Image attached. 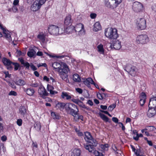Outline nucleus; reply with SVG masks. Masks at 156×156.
Returning a JSON list of instances; mask_svg holds the SVG:
<instances>
[{
    "label": "nucleus",
    "instance_id": "nucleus-55",
    "mask_svg": "<svg viewBox=\"0 0 156 156\" xmlns=\"http://www.w3.org/2000/svg\"><path fill=\"white\" fill-rule=\"evenodd\" d=\"M146 101V99L144 100L143 99L140 98V105L142 106H143L144 105Z\"/></svg>",
    "mask_w": 156,
    "mask_h": 156
},
{
    "label": "nucleus",
    "instance_id": "nucleus-42",
    "mask_svg": "<svg viewBox=\"0 0 156 156\" xmlns=\"http://www.w3.org/2000/svg\"><path fill=\"white\" fill-rule=\"evenodd\" d=\"M116 107V104H113L110 105L108 108V110L110 111H112Z\"/></svg>",
    "mask_w": 156,
    "mask_h": 156
},
{
    "label": "nucleus",
    "instance_id": "nucleus-5",
    "mask_svg": "<svg viewBox=\"0 0 156 156\" xmlns=\"http://www.w3.org/2000/svg\"><path fill=\"white\" fill-rule=\"evenodd\" d=\"M136 25L138 30H144L147 27L146 21L144 18H138L136 20Z\"/></svg>",
    "mask_w": 156,
    "mask_h": 156
},
{
    "label": "nucleus",
    "instance_id": "nucleus-27",
    "mask_svg": "<svg viewBox=\"0 0 156 156\" xmlns=\"http://www.w3.org/2000/svg\"><path fill=\"white\" fill-rule=\"evenodd\" d=\"M101 29V27L100 23L97 22L94 25L93 30L94 31H98Z\"/></svg>",
    "mask_w": 156,
    "mask_h": 156
},
{
    "label": "nucleus",
    "instance_id": "nucleus-49",
    "mask_svg": "<svg viewBox=\"0 0 156 156\" xmlns=\"http://www.w3.org/2000/svg\"><path fill=\"white\" fill-rule=\"evenodd\" d=\"M4 73L5 75V78H6L8 77L10 78L11 77V74H9V73L8 71H5L4 72Z\"/></svg>",
    "mask_w": 156,
    "mask_h": 156
},
{
    "label": "nucleus",
    "instance_id": "nucleus-63",
    "mask_svg": "<svg viewBox=\"0 0 156 156\" xmlns=\"http://www.w3.org/2000/svg\"><path fill=\"white\" fill-rule=\"evenodd\" d=\"M112 149L114 150V151H116L118 150L117 147L116 146L115 144H113L112 145Z\"/></svg>",
    "mask_w": 156,
    "mask_h": 156
},
{
    "label": "nucleus",
    "instance_id": "nucleus-14",
    "mask_svg": "<svg viewBox=\"0 0 156 156\" xmlns=\"http://www.w3.org/2000/svg\"><path fill=\"white\" fill-rule=\"evenodd\" d=\"M2 62L4 65L7 67L8 69H11L12 68L11 65L12 64L13 62H12L10 59H7L5 57L2 58Z\"/></svg>",
    "mask_w": 156,
    "mask_h": 156
},
{
    "label": "nucleus",
    "instance_id": "nucleus-40",
    "mask_svg": "<svg viewBox=\"0 0 156 156\" xmlns=\"http://www.w3.org/2000/svg\"><path fill=\"white\" fill-rule=\"evenodd\" d=\"M34 127L37 131H40L41 129V125L40 123H35L34 125Z\"/></svg>",
    "mask_w": 156,
    "mask_h": 156
},
{
    "label": "nucleus",
    "instance_id": "nucleus-48",
    "mask_svg": "<svg viewBox=\"0 0 156 156\" xmlns=\"http://www.w3.org/2000/svg\"><path fill=\"white\" fill-rule=\"evenodd\" d=\"M75 131L79 136H81L83 135V133L82 132H80V130H78L77 128L75 129Z\"/></svg>",
    "mask_w": 156,
    "mask_h": 156
},
{
    "label": "nucleus",
    "instance_id": "nucleus-9",
    "mask_svg": "<svg viewBox=\"0 0 156 156\" xmlns=\"http://www.w3.org/2000/svg\"><path fill=\"white\" fill-rule=\"evenodd\" d=\"M48 30L50 34L54 35H57L58 34H61L63 33L60 32L58 27L55 25H50L48 28Z\"/></svg>",
    "mask_w": 156,
    "mask_h": 156
},
{
    "label": "nucleus",
    "instance_id": "nucleus-19",
    "mask_svg": "<svg viewBox=\"0 0 156 156\" xmlns=\"http://www.w3.org/2000/svg\"><path fill=\"white\" fill-rule=\"evenodd\" d=\"M149 109L147 112V116L149 118L152 117L156 115V108L149 106Z\"/></svg>",
    "mask_w": 156,
    "mask_h": 156
},
{
    "label": "nucleus",
    "instance_id": "nucleus-59",
    "mask_svg": "<svg viewBox=\"0 0 156 156\" xmlns=\"http://www.w3.org/2000/svg\"><path fill=\"white\" fill-rule=\"evenodd\" d=\"M93 151H94V154L95 155V156H98L100 155L101 153L100 152H99L95 150V149H94ZM93 152V151L92 152Z\"/></svg>",
    "mask_w": 156,
    "mask_h": 156
},
{
    "label": "nucleus",
    "instance_id": "nucleus-38",
    "mask_svg": "<svg viewBox=\"0 0 156 156\" xmlns=\"http://www.w3.org/2000/svg\"><path fill=\"white\" fill-rule=\"evenodd\" d=\"M12 64L14 66V70L15 71L18 70L20 66V64L17 62H13Z\"/></svg>",
    "mask_w": 156,
    "mask_h": 156
},
{
    "label": "nucleus",
    "instance_id": "nucleus-12",
    "mask_svg": "<svg viewBox=\"0 0 156 156\" xmlns=\"http://www.w3.org/2000/svg\"><path fill=\"white\" fill-rule=\"evenodd\" d=\"M111 43L110 47L115 50H119L121 48V42L119 40L114 39Z\"/></svg>",
    "mask_w": 156,
    "mask_h": 156
},
{
    "label": "nucleus",
    "instance_id": "nucleus-15",
    "mask_svg": "<svg viewBox=\"0 0 156 156\" xmlns=\"http://www.w3.org/2000/svg\"><path fill=\"white\" fill-rule=\"evenodd\" d=\"M38 93L43 98L48 96V93L47 92L45 88L43 86L40 87L38 90Z\"/></svg>",
    "mask_w": 156,
    "mask_h": 156
},
{
    "label": "nucleus",
    "instance_id": "nucleus-35",
    "mask_svg": "<svg viewBox=\"0 0 156 156\" xmlns=\"http://www.w3.org/2000/svg\"><path fill=\"white\" fill-rule=\"evenodd\" d=\"M81 151L79 149H75L73 151V156H80Z\"/></svg>",
    "mask_w": 156,
    "mask_h": 156
},
{
    "label": "nucleus",
    "instance_id": "nucleus-56",
    "mask_svg": "<svg viewBox=\"0 0 156 156\" xmlns=\"http://www.w3.org/2000/svg\"><path fill=\"white\" fill-rule=\"evenodd\" d=\"M76 90L80 94H81L83 93V90L81 88H76Z\"/></svg>",
    "mask_w": 156,
    "mask_h": 156
},
{
    "label": "nucleus",
    "instance_id": "nucleus-64",
    "mask_svg": "<svg viewBox=\"0 0 156 156\" xmlns=\"http://www.w3.org/2000/svg\"><path fill=\"white\" fill-rule=\"evenodd\" d=\"M133 139H134L136 141H138L139 140V136H138V133H137L136 135V136H133Z\"/></svg>",
    "mask_w": 156,
    "mask_h": 156
},
{
    "label": "nucleus",
    "instance_id": "nucleus-18",
    "mask_svg": "<svg viewBox=\"0 0 156 156\" xmlns=\"http://www.w3.org/2000/svg\"><path fill=\"white\" fill-rule=\"evenodd\" d=\"M18 60L22 65V67H25V69L27 70L30 69V64L28 62L24 61L23 58L22 57L19 58Z\"/></svg>",
    "mask_w": 156,
    "mask_h": 156
},
{
    "label": "nucleus",
    "instance_id": "nucleus-25",
    "mask_svg": "<svg viewBox=\"0 0 156 156\" xmlns=\"http://www.w3.org/2000/svg\"><path fill=\"white\" fill-rule=\"evenodd\" d=\"M47 89V90L49 91L50 93L51 94H54L58 93L57 91L53 90L54 88L53 86L51 85L48 84Z\"/></svg>",
    "mask_w": 156,
    "mask_h": 156
},
{
    "label": "nucleus",
    "instance_id": "nucleus-30",
    "mask_svg": "<svg viewBox=\"0 0 156 156\" xmlns=\"http://www.w3.org/2000/svg\"><path fill=\"white\" fill-rule=\"evenodd\" d=\"M73 79L76 82H79L81 81L80 77L77 74H74L73 75Z\"/></svg>",
    "mask_w": 156,
    "mask_h": 156
},
{
    "label": "nucleus",
    "instance_id": "nucleus-29",
    "mask_svg": "<svg viewBox=\"0 0 156 156\" xmlns=\"http://www.w3.org/2000/svg\"><path fill=\"white\" fill-rule=\"evenodd\" d=\"M14 82L16 85L20 86L24 85L26 84V82L23 80L22 79L16 80Z\"/></svg>",
    "mask_w": 156,
    "mask_h": 156
},
{
    "label": "nucleus",
    "instance_id": "nucleus-46",
    "mask_svg": "<svg viewBox=\"0 0 156 156\" xmlns=\"http://www.w3.org/2000/svg\"><path fill=\"white\" fill-rule=\"evenodd\" d=\"M140 98L143 99L144 100L146 99V95L145 93L144 92H142L140 94Z\"/></svg>",
    "mask_w": 156,
    "mask_h": 156
},
{
    "label": "nucleus",
    "instance_id": "nucleus-61",
    "mask_svg": "<svg viewBox=\"0 0 156 156\" xmlns=\"http://www.w3.org/2000/svg\"><path fill=\"white\" fill-rule=\"evenodd\" d=\"M1 139L3 141H5L7 140V137L6 136L3 135L1 137Z\"/></svg>",
    "mask_w": 156,
    "mask_h": 156
},
{
    "label": "nucleus",
    "instance_id": "nucleus-24",
    "mask_svg": "<svg viewBox=\"0 0 156 156\" xmlns=\"http://www.w3.org/2000/svg\"><path fill=\"white\" fill-rule=\"evenodd\" d=\"M41 6L35 1L31 7V10L33 11H36L39 9Z\"/></svg>",
    "mask_w": 156,
    "mask_h": 156
},
{
    "label": "nucleus",
    "instance_id": "nucleus-53",
    "mask_svg": "<svg viewBox=\"0 0 156 156\" xmlns=\"http://www.w3.org/2000/svg\"><path fill=\"white\" fill-rule=\"evenodd\" d=\"M118 123L119 127H121L122 130L124 131L125 129V128L123 124L121 122H119Z\"/></svg>",
    "mask_w": 156,
    "mask_h": 156
},
{
    "label": "nucleus",
    "instance_id": "nucleus-47",
    "mask_svg": "<svg viewBox=\"0 0 156 156\" xmlns=\"http://www.w3.org/2000/svg\"><path fill=\"white\" fill-rule=\"evenodd\" d=\"M8 83L9 85L13 89H16V87L13 83L8 81Z\"/></svg>",
    "mask_w": 156,
    "mask_h": 156
},
{
    "label": "nucleus",
    "instance_id": "nucleus-22",
    "mask_svg": "<svg viewBox=\"0 0 156 156\" xmlns=\"http://www.w3.org/2000/svg\"><path fill=\"white\" fill-rule=\"evenodd\" d=\"M83 83L87 87H90V83L92 84L94 83V81L90 77L85 79L83 81Z\"/></svg>",
    "mask_w": 156,
    "mask_h": 156
},
{
    "label": "nucleus",
    "instance_id": "nucleus-1",
    "mask_svg": "<svg viewBox=\"0 0 156 156\" xmlns=\"http://www.w3.org/2000/svg\"><path fill=\"white\" fill-rule=\"evenodd\" d=\"M52 66L54 69H56L58 72L59 75L62 80L66 82H69L67 74L69 69L66 63H64L62 65L58 62H55L53 63Z\"/></svg>",
    "mask_w": 156,
    "mask_h": 156
},
{
    "label": "nucleus",
    "instance_id": "nucleus-10",
    "mask_svg": "<svg viewBox=\"0 0 156 156\" xmlns=\"http://www.w3.org/2000/svg\"><path fill=\"white\" fill-rule=\"evenodd\" d=\"M112 0L114 1V0ZM114 1H115L114 5L115 8L117 7L122 2V0H114ZM105 5L108 8H113V6L111 4L110 2H109V0H105Z\"/></svg>",
    "mask_w": 156,
    "mask_h": 156
},
{
    "label": "nucleus",
    "instance_id": "nucleus-4",
    "mask_svg": "<svg viewBox=\"0 0 156 156\" xmlns=\"http://www.w3.org/2000/svg\"><path fill=\"white\" fill-rule=\"evenodd\" d=\"M66 107V111L68 114L74 117L79 114V109L77 105L71 103H68Z\"/></svg>",
    "mask_w": 156,
    "mask_h": 156
},
{
    "label": "nucleus",
    "instance_id": "nucleus-21",
    "mask_svg": "<svg viewBox=\"0 0 156 156\" xmlns=\"http://www.w3.org/2000/svg\"><path fill=\"white\" fill-rule=\"evenodd\" d=\"M72 20L71 19V16L70 15L67 16L64 20V23L65 26H71Z\"/></svg>",
    "mask_w": 156,
    "mask_h": 156
},
{
    "label": "nucleus",
    "instance_id": "nucleus-3",
    "mask_svg": "<svg viewBox=\"0 0 156 156\" xmlns=\"http://www.w3.org/2000/svg\"><path fill=\"white\" fill-rule=\"evenodd\" d=\"M116 28H108L105 30V34L106 37L111 39H116L119 36Z\"/></svg>",
    "mask_w": 156,
    "mask_h": 156
},
{
    "label": "nucleus",
    "instance_id": "nucleus-39",
    "mask_svg": "<svg viewBox=\"0 0 156 156\" xmlns=\"http://www.w3.org/2000/svg\"><path fill=\"white\" fill-rule=\"evenodd\" d=\"M37 37L41 40L44 41L45 40V36L43 34H39L37 35Z\"/></svg>",
    "mask_w": 156,
    "mask_h": 156
},
{
    "label": "nucleus",
    "instance_id": "nucleus-6",
    "mask_svg": "<svg viewBox=\"0 0 156 156\" xmlns=\"http://www.w3.org/2000/svg\"><path fill=\"white\" fill-rule=\"evenodd\" d=\"M149 38L146 34H141L137 36L136 42L139 44H147L149 41Z\"/></svg>",
    "mask_w": 156,
    "mask_h": 156
},
{
    "label": "nucleus",
    "instance_id": "nucleus-16",
    "mask_svg": "<svg viewBox=\"0 0 156 156\" xmlns=\"http://www.w3.org/2000/svg\"><path fill=\"white\" fill-rule=\"evenodd\" d=\"M68 103H65L63 102H58L56 104L55 107L57 109H59L60 111H62L65 109V111L66 110L67 105H68Z\"/></svg>",
    "mask_w": 156,
    "mask_h": 156
},
{
    "label": "nucleus",
    "instance_id": "nucleus-17",
    "mask_svg": "<svg viewBox=\"0 0 156 156\" xmlns=\"http://www.w3.org/2000/svg\"><path fill=\"white\" fill-rule=\"evenodd\" d=\"M0 28L3 30L4 37L8 40H10L11 38L10 34L9 33L8 31L4 27L3 25L0 23Z\"/></svg>",
    "mask_w": 156,
    "mask_h": 156
},
{
    "label": "nucleus",
    "instance_id": "nucleus-62",
    "mask_svg": "<svg viewBox=\"0 0 156 156\" xmlns=\"http://www.w3.org/2000/svg\"><path fill=\"white\" fill-rule=\"evenodd\" d=\"M87 104H89L90 106H92L93 105V101L90 100H89L87 101Z\"/></svg>",
    "mask_w": 156,
    "mask_h": 156
},
{
    "label": "nucleus",
    "instance_id": "nucleus-8",
    "mask_svg": "<svg viewBox=\"0 0 156 156\" xmlns=\"http://www.w3.org/2000/svg\"><path fill=\"white\" fill-rule=\"evenodd\" d=\"M73 29H74V31L79 35H82L84 34L85 30L84 29V25L83 24L81 23L77 24L75 27L73 26Z\"/></svg>",
    "mask_w": 156,
    "mask_h": 156
},
{
    "label": "nucleus",
    "instance_id": "nucleus-43",
    "mask_svg": "<svg viewBox=\"0 0 156 156\" xmlns=\"http://www.w3.org/2000/svg\"><path fill=\"white\" fill-rule=\"evenodd\" d=\"M148 130L147 128H145L142 129L141 130V132L142 133H144L147 136H150V134L148 131H147Z\"/></svg>",
    "mask_w": 156,
    "mask_h": 156
},
{
    "label": "nucleus",
    "instance_id": "nucleus-37",
    "mask_svg": "<svg viewBox=\"0 0 156 156\" xmlns=\"http://www.w3.org/2000/svg\"><path fill=\"white\" fill-rule=\"evenodd\" d=\"M29 85L31 87L35 88L38 87L39 86V83L36 81L34 83L33 82L30 83Z\"/></svg>",
    "mask_w": 156,
    "mask_h": 156
},
{
    "label": "nucleus",
    "instance_id": "nucleus-7",
    "mask_svg": "<svg viewBox=\"0 0 156 156\" xmlns=\"http://www.w3.org/2000/svg\"><path fill=\"white\" fill-rule=\"evenodd\" d=\"M125 70L132 76H134L136 73L137 69L135 66L131 64H127Z\"/></svg>",
    "mask_w": 156,
    "mask_h": 156
},
{
    "label": "nucleus",
    "instance_id": "nucleus-52",
    "mask_svg": "<svg viewBox=\"0 0 156 156\" xmlns=\"http://www.w3.org/2000/svg\"><path fill=\"white\" fill-rule=\"evenodd\" d=\"M30 67L31 69L34 71H35L37 69V67L32 63L30 64Z\"/></svg>",
    "mask_w": 156,
    "mask_h": 156
},
{
    "label": "nucleus",
    "instance_id": "nucleus-23",
    "mask_svg": "<svg viewBox=\"0 0 156 156\" xmlns=\"http://www.w3.org/2000/svg\"><path fill=\"white\" fill-rule=\"evenodd\" d=\"M19 111L20 114L24 117L27 113V109L26 107L21 105L19 108Z\"/></svg>",
    "mask_w": 156,
    "mask_h": 156
},
{
    "label": "nucleus",
    "instance_id": "nucleus-60",
    "mask_svg": "<svg viewBox=\"0 0 156 156\" xmlns=\"http://www.w3.org/2000/svg\"><path fill=\"white\" fill-rule=\"evenodd\" d=\"M96 14L95 13H91L90 15V17L92 19L95 18L96 17Z\"/></svg>",
    "mask_w": 156,
    "mask_h": 156
},
{
    "label": "nucleus",
    "instance_id": "nucleus-13",
    "mask_svg": "<svg viewBox=\"0 0 156 156\" xmlns=\"http://www.w3.org/2000/svg\"><path fill=\"white\" fill-rule=\"evenodd\" d=\"M71 101L73 102L78 104L80 107L85 108L87 111H90L91 110V108L89 107L86 106L83 104V102L79 99L72 98L71 99Z\"/></svg>",
    "mask_w": 156,
    "mask_h": 156
},
{
    "label": "nucleus",
    "instance_id": "nucleus-33",
    "mask_svg": "<svg viewBox=\"0 0 156 156\" xmlns=\"http://www.w3.org/2000/svg\"><path fill=\"white\" fill-rule=\"evenodd\" d=\"M51 116L54 119H58L60 117L59 114L54 112H51Z\"/></svg>",
    "mask_w": 156,
    "mask_h": 156
},
{
    "label": "nucleus",
    "instance_id": "nucleus-34",
    "mask_svg": "<svg viewBox=\"0 0 156 156\" xmlns=\"http://www.w3.org/2000/svg\"><path fill=\"white\" fill-rule=\"evenodd\" d=\"M99 115L101 118L104 121H105L106 122H108L109 118L106 116L105 115L100 113L99 114Z\"/></svg>",
    "mask_w": 156,
    "mask_h": 156
},
{
    "label": "nucleus",
    "instance_id": "nucleus-32",
    "mask_svg": "<svg viewBox=\"0 0 156 156\" xmlns=\"http://www.w3.org/2000/svg\"><path fill=\"white\" fill-rule=\"evenodd\" d=\"M61 97L62 98H66L67 100L70 99L72 98L71 96L69 95L67 93L64 92H62Z\"/></svg>",
    "mask_w": 156,
    "mask_h": 156
},
{
    "label": "nucleus",
    "instance_id": "nucleus-11",
    "mask_svg": "<svg viewBox=\"0 0 156 156\" xmlns=\"http://www.w3.org/2000/svg\"><path fill=\"white\" fill-rule=\"evenodd\" d=\"M144 8L143 5L138 2H135L133 5V11L136 12L142 11Z\"/></svg>",
    "mask_w": 156,
    "mask_h": 156
},
{
    "label": "nucleus",
    "instance_id": "nucleus-20",
    "mask_svg": "<svg viewBox=\"0 0 156 156\" xmlns=\"http://www.w3.org/2000/svg\"><path fill=\"white\" fill-rule=\"evenodd\" d=\"M148 106L151 107L156 108V96L153 95L150 98Z\"/></svg>",
    "mask_w": 156,
    "mask_h": 156
},
{
    "label": "nucleus",
    "instance_id": "nucleus-50",
    "mask_svg": "<svg viewBox=\"0 0 156 156\" xmlns=\"http://www.w3.org/2000/svg\"><path fill=\"white\" fill-rule=\"evenodd\" d=\"M22 120L21 119H19L17 120L16 123L17 125L19 126H20L22 124Z\"/></svg>",
    "mask_w": 156,
    "mask_h": 156
},
{
    "label": "nucleus",
    "instance_id": "nucleus-41",
    "mask_svg": "<svg viewBox=\"0 0 156 156\" xmlns=\"http://www.w3.org/2000/svg\"><path fill=\"white\" fill-rule=\"evenodd\" d=\"M46 0H36L35 1L39 4L40 6L44 4Z\"/></svg>",
    "mask_w": 156,
    "mask_h": 156
},
{
    "label": "nucleus",
    "instance_id": "nucleus-28",
    "mask_svg": "<svg viewBox=\"0 0 156 156\" xmlns=\"http://www.w3.org/2000/svg\"><path fill=\"white\" fill-rule=\"evenodd\" d=\"M73 26H68L66 28H64V32L67 34L71 33L74 32V29H73Z\"/></svg>",
    "mask_w": 156,
    "mask_h": 156
},
{
    "label": "nucleus",
    "instance_id": "nucleus-57",
    "mask_svg": "<svg viewBox=\"0 0 156 156\" xmlns=\"http://www.w3.org/2000/svg\"><path fill=\"white\" fill-rule=\"evenodd\" d=\"M37 66L38 67H40L41 66H43L44 67H47V65L45 63H39L37 65Z\"/></svg>",
    "mask_w": 156,
    "mask_h": 156
},
{
    "label": "nucleus",
    "instance_id": "nucleus-45",
    "mask_svg": "<svg viewBox=\"0 0 156 156\" xmlns=\"http://www.w3.org/2000/svg\"><path fill=\"white\" fill-rule=\"evenodd\" d=\"M105 94L104 93H101L99 92L97 93V94L98 98L100 100H102L103 99V95Z\"/></svg>",
    "mask_w": 156,
    "mask_h": 156
},
{
    "label": "nucleus",
    "instance_id": "nucleus-26",
    "mask_svg": "<svg viewBox=\"0 0 156 156\" xmlns=\"http://www.w3.org/2000/svg\"><path fill=\"white\" fill-rule=\"evenodd\" d=\"M24 91L25 92L26 94L29 96H32L35 93L34 89L32 88H27V89H25L24 88Z\"/></svg>",
    "mask_w": 156,
    "mask_h": 156
},
{
    "label": "nucleus",
    "instance_id": "nucleus-51",
    "mask_svg": "<svg viewBox=\"0 0 156 156\" xmlns=\"http://www.w3.org/2000/svg\"><path fill=\"white\" fill-rule=\"evenodd\" d=\"M9 95L16 96L17 95V93L14 91L11 90L9 93Z\"/></svg>",
    "mask_w": 156,
    "mask_h": 156
},
{
    "label": "nucleus",
    "instance_id": "nucleus-36",
    "mask_svg": "<svg viewBox=\"0 0 156 156\" xmlns=\"http://www.w3.org/2000/svg\"><path fill=\"white\" fill-rule=\"evenodd\" d=\"M35 53L36 52L34 50L32 49L30 51L27 52V55L29 57L31 58L34 56Z\"/></svg>",
    "mask_w": 156,
    "mask_h": 156
},
{
    "label": "nucleus",
    "instance_id": "nucleus-31",
    "mask_svg": "<svg viewBox=\"0 0 156 156\" xmlns=\"http://www.w3.org/2000/svg\"><path fill=\"white\" fill-rule=\"evenodd\" d=\"M97 48L98 49V51L101 54H104L105 52V50L103 48V45L100 44L99 45L98 47Z\"/></svg>",
    "mask_w": 156,
    "mask_h": 156
},
{
    "label": "nucleus",
    "instance_id": "nucleus-58",
    "mask_svg": "<svg viewBox=\"0 0 156 156\" xmlns=\"http://www.w3.org/2000/svg\"><path fill=\"white\" fill-rule=\"evenodd\" d=\"M112 121L115 122V123H118V121H119V119H118L115 117H113L112 118Z\"/></svg>",
    "mask_w": 156,
    "mask_h": 156
},
{
    "label": "nucleus",
    "instance_id": "nucleus-2",
    "mask_svg": "<svg viewBox=\"0 0 156 156\" xmlns=\"http://www.w3.org/2000/svg\"><path fill=\"white\" fill-rule=\"evenodd\" d=\"M84 139L88 144H84V148L90 152H92L94 149V147L97 146L98 141L94 139L91 133L89 132H84Z\"/></svg>",
    "mask_w": 156,
    "mask_h": 156
},
{
    "label": "nucleus",
    "instance_id": "nucleus-44",
    "mask_svg": "<svg viewBox=\"0 0 156 156\" xmlns=\"http://www.w3.org/2000/svg\"><path fill=\"white\" fill-rule=\"evenodd\" d=\"M109 147V145L107 144H101V148L103 150H105L106 148H108Z\"/></svg>",
    "mask_w": 156,
    "mask_h": 156
},
{
    "label": "nucleus",
    "instance_id": "nucleus-54",
    "mask_svg": "<svg viewBox=\"0 0 156 156\" xmlns=\"http://www.w3.org/2000/svg\"><path fill=\"white\" fill-rule=\"evenodd\" d=\"M140 149H136L135 151V152H134L136 156H141V155L140 154Z\"/></svg>",
    "mask_w": 156,
    "mask_h": 156
}]
</instances>
